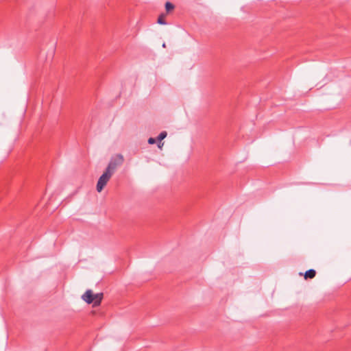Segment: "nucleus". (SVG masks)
Masks as SVG:
<instances>
[{
    "label": "nucleus",
    "instance_id": "obj_1",
    "mask_svg": "<svg viewBox=\"0 0 351 351\" xmlns=\"http://www.w3.org/2000/svg\"><path fill=\"white\" fill-rule=\"evenodd\" d=\"M103 293L94 294L90 289H88L82 296V299L88 304L93 303V306L96 307L100 305L103 299Z\"/></svg>",
    "mask_w": 351,
    "mask_h": 351
},
{
    "label": "nucleus",
    "instance_id": "obj_2",
    "mask_svg": "<svg viewBox=\"0 0 351 351\" xmlns=\"http://www.w3.org/2000/svg\"><path fill=\"white\" fill-rule=\"evenodd\" d=\"M124 161L123 156L121 154H117L114 156L112 157L107 168L106 169L108 170L112 173H114L116 169L121 166Z\"/></svg>",
    "mask_w": 351,
    "mask_h": 351
},
{
    "label": "nucleus",
    "instance_id": "obj_3",
    "mask_svg": "<svg viewBox=\"0 0 351 351\" xmlns=\"http://www.w3.org/2000/svg\"><path fill=\"white\" fill-rule=\"evenodd\" d=\"M113 173L106 169L104 173L99 177L97 184V191L101 192L106 185Z\"/></svg>",
    "mask_w": 351,
    "mask_h": 351
},
{
    "label": "nucleus",
    "instance_id": "obj_4",
    "mask_svg": "<svg viewBox=\"0 0 351 351\" xmlns=\"http://www.w3.org/2000/svg\"><path fill=\"white\" fill-rule=\"evenodd\" d=\"M316 275V271L313 269H308L306 271L304 274V278L305 279H312Z\"/></svg>",
    "mask_w": 351,
    "mask_h": 351
},
{
    "label": "nucleus",
    "instance_id": "obj_5",
    "mask_svg": "<svg viewBox=\"0 0 351 351\" xmlns=\"http://www.w3.org/2000/svg\"><path fill=\"white\" fill-rule=\"evenodd\" d=\"M167 135V132L163 131V132H160V134L158 136V138H157L158 141H160V143L158 145L159 148H160L164 144L163 143H161L160 141L162 140H163L165 138H166Z\"/></svg>",
    "mask_w": 351,
    "mask_h": 351
},
{
    "label": "nucleus",
    "instance_id": "obj_6",
    "mask_svg": "<svg viewBox=\"0 0 351 351\" xmlns=\"http://www.w3.org/2000/svg\"><path fill=\"white\" fill-rule=\"evenodd\" d=\"M174 8V5L170 3V2H167L165 3V9L167 12H170L171 10H173Z\"/></svg>",
    "mask_w": 351,
    "mask_h": 351
},
{
    "label": "nucleus",
    "instance_id": "obj_7",
    "mask_svg": "<svg viewBox=\"0 0 351 351\" xmlns=\"http://www.w3.org/2000/svg\"><path fill=\"white\" fill-rule=\"evenodd\" d=\"M157 22H158V23H159L160 25H166L167 24L165 20L164 19V15L163 14H161L158 17Z\"/></svg>",
    "mask_w": 351,
    "mask_h": 351
},
{
    "label": "nucleus",
    "instance_id": "obj_8",
    "mask_svg": "<svg viewBox=\"0 0 351 351\" xmlns=\"http://www.w3.org/2000/svg\"><path fill=\"white\" fill-rule=\"evenodd\" d=\"M156 143V139L154 138H149L148 139V143L150 144V145H153Z\"/></svg>",
    "mask_w": 351,
    "mask_h": 351
},
{
    "label": "nucleus",
    "instance_id": "obj_9",
    "mask_svg": "<svg viewBox=\"0 0 351 351\" xmlns=\"http://www.w3.org/2000/svg\"><path fill=\"white\" fill-rule=\"evenodd\" d=\"M162 47H166L165 43H163V44H162Z\"/></svg>",
    "mask_w": 351,
    "mask_h": 351
}]
</instances>
